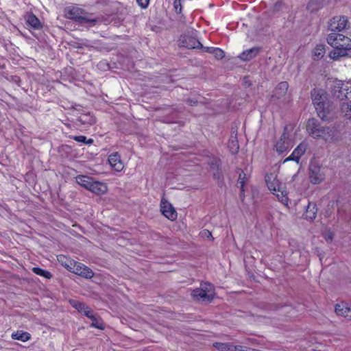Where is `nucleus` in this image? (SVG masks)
Listing matches in <instances>:
<instances>
[{"label": "nucleus", "mask_w": 351, "mask_h": 351, "mask_svg": "<svg viewBox=\"0 0 351 351\" xmlns=\"http://www.w3.org/2000/svg\"><path fill=\"white\" fill-rule=\"evenodd\" d=\"M311 97L318 117L324 121H331L335 116L336 107L328 93L324 89L315 88L311 91Z\"/></svg>", "instance_id": "nucleus-1"}, {"label": "nucleus", "mask_w": 351, "mask_h": 351, "mask_svg": "<svg viewBox=\"0 0 351 351\" xmlns=\"http://www.w3.org/2000/svg\"><path fill=\"white\" fill-rule=\"evenodd\" d=\"M327 43L333 47L330 52V57L333 60L351 56V39L343 34L336 32L329 34L326 38Z\"/></svg>", "instance_id": "nucleus-2"}, {"label": "nucleus", "mask_w": 351, "mask_h": 351, "mask_svg": "<svg viewBox=\"0 0 351 351\" xmlns=\"http://www.w3.org/2000/svg\"><path fill=\"white\" fill-rule=\"evenodd\" d=\"M306 130L313 138H321L325 141H333L336 134L334 127L324 126L315 118L308 119L306 123Z\"/></svg>", "instance_id": "nucleus-3"}, {"label": "nucleus", "mask_w": 351, "mask_h": 351, "mask_svg": "<svg viewBox=\"0 0 351 351\" xmlns=\"http://www.w3.org/2000/svg\"><path fill=\"white\" fill-rule=\"evenodd\" d=\"M64 14L66 19L73 20L79 24L88 23L87 12L78 5L66 7L64 10Z\"/></svg>", "instance_id": "nucleus-4"}, {"label": "nucleus", "mask_w": 351, "mask_h": 351, "mask_svg": "<svg viewBox=\"0 0 351 351\" xmlns=\"http://www.w3.org/2000/svg\"><path fill=\"white\" fill-rule=\"evenodd\" d=\"M178 45L190 49L202 47V44L197 38L196 32L193 30L181 35L178 39Z\"/></svg>", "instance_id": "nucleus-5"}, {"label": "nucleus", "mask_w": 351, "mask_h": 351, "mask_svg": "<svg viewBox=\"0 0 351 351\" xmlns=\"http://www.w3.org/2000/svg\"><path fill=\"white\" fill-rule=\"evenodd\" d=\"M309 179L313 184H318L325 179L323 168L317 162H311L310 163Z\"/></svg>", "instance_id": "nucleus-6"}, {"label": "nucleus", "mask_w": 351, "mask_h": 351, "mask_svg": "<svg viewBox=\"0 0 351 351\" xmlns=\"http://www.w3.org/2000/svg\"><path fill=\"white\" fill-rule=\"evenodd\" d=\"M275 147L278 154H282L292 148L293 142L289 138V134L287 133V127L284 128L283 133L276 142Z\"/></svg>", "instance_id": "nucleus-7"}, {"label": "nucleus", "mask_w": 351, "mask_h": 351, "mask_svg": "<svg viewBox=\"0 0 351 351\" xmlns=\"http://www.w3.org/2000/svg\"><path fill=\"white\" fill-rule=\"evenodd\" d=\"M348 24V18L345 16H336L332 18L328 23V29L331 32H341Z\"/></svg>", "instance_id": "nucleus-8"}, {"label": "nucleus", "mask_w": 351, "mask_h": 351, "mask_svg": "<svg viewBox=\"0 0 351 351\" xmlns=\"http://www.w3.org/2000/svg\"><path fill=\"white\" fill-rule=\"evenodd\" d=\"M191 295L195 300L206 302H210L214 298L212 291L210 290L205 292V290L200 288L194 289Z\"/></svg>", "instance_id": "nucleus-9"}, {"label": "nucleus", "mask_w": 351, "mask_h": 351, "mask_svg": "<svg viewBox=\"0 0 351 351\" xmlns=\"http://www.w3.org/2000/svg\"><path fill=\"white\" fill-rule=\"evenodd\" d=\"M108 190L106 183L96 181L93 178L89 177V191L97 195H102Z\"/></svg>", "instance_id": "nucleus-10"}, {"label": "nucleus", "mask_w": 351, "mask_h": 351, "mask_svg": "<svg viewBox=\"0 0 351 351\" xmlns=\"http://www.w3.org/2000/svg\"><path fill=\"white\" fill-rule=\"evenodd\" d=\"M108 162L111 169L115 171L120 172L124 168V165L121 159V156L117 152L113 153L108 156Z\"/></svg>", "instance_id": "nucleus-11"}, {"label": "nucleus", "mask_w": 351, "mask_h": 351, "mask_svg": "<svg viewBox=\"0 0 351 351\" xmlns=\"http://www.w3.org/2000/svg\"><path fill=\"white\" fill-rule=\"evenodd\" d=\"M262 51L260 47H254L251 49L243 51L238 58L244 62H247L256 58Z\"/></svg>", "instance_id": "nucleus-12"}, {"label": "nucleus", "mask_w": 351, "mask_h": 351, "mask_svg": "<svg viewBox=\"0 0 351 351\" xmlns=\"http://www.w3.org/2000/svg\"><path fill=\"white\" fill-rule=\"evenodd\" d=\"M265 182L268 189L271 192L280 191V188H281V184L279 180L277 179L276 175L274 173L267 174L265 176Z\"/></svg>", "instance_id": "nucleus-13"}, {"label": "nucleus", "mask_w": 351, "mask_h": 351, "mask_svg": "<svg viewBox=\"0 0 351 351\" xmlns=\"http://www.w3.org/2000/svg\"><path fill=\"white\" fill-rule=\"evenodd\" d=\"M306 151V146L300 143L298 147L293 150L292 154L285 159L284 162H286L287 161L293 160L295 161L297 163L299 162L300 158L301 156L305 153Z\"/></svg>", "instance_id": "nucleus-14"}, {"label": "nucleus", "mask_w": 351, "mask_h": 351, "mask_svg": "<svg viewBox=\"0 0 351 351\" xmlns=\"http://www.w3.org/2000/svg\"><path fill=\"white\" fill-rule=\"evenodd\" d=\"M161 211L164 216L171 221H173L177 218V212L170 204H165L162 202Z\"/></svg>", "instance_id": "nucleus-15"}, {"label": "nucleus", "mask_w": 351, "mask_h": 351, "mask_svg": "<svg viewBox=\"0 0 351 351\" xmlns=\"http://www.w3.org/2000/svg\"><path fill=\"white\" fill-rule=\"evenodd\" d=\"M330 0H309L306 8L311 12H316L328 5Z\"/></svg>", "instance_id": "nucleus-16"}, {"label": "nucleus", "mask_w": 351, "mask_h": 351, "mask_svg": "<svg viewBox=\"0 0 351 351\" xmlns=\"http://www.w3.org/2000/svg\"><path fill=\"white\" fill-rule=\"evenodd\" d=\"M335 312L338 315L343 316L346 318H351V308L346 302H341L336 304Z\"/></svg>", "instance_id": "nucleus-17"}, {"label": "nucleus", "mask_w": 351, "mask_h": 351, "mask_svg": "<svg viewBox=\"0 0 351 351\" xmlns=\"http://www.w3.org/2000/svg\"><path fill=\"white\" fill-rule=\"evenodd\" d=\"M339 108L341 116L346 119L351 120V101L341 102Z\"/></svg>", "instance_id": "nucleus-18"}, {"label": "nucleus", "mask_w": 351, "mask_h": 351, "mask_svg": "<svg viewBox=\"0 0 351 351\" xmlns=\"http://www.w3.org/2000/svg\"><path fill=\"white\" fill-rule=\"evenodd\" d=\"M289 84L287 82H280L274 91V95L277 99L280 98L283 95H285L288 90Z\"/></svg>", "instance_id": "nucleus-19"}, {"label": "nucleus", "mask_w": 351, "mask_h": 351, "mask_svg": "<svg viewBox=\"0 0 351 351\" xmlns=\"http://www.w3.org/2000/svg\"><path fill=\"white\" fill-rule=\"evenodd\" d=\"M317 213V208L316 204L314 202H309L305 210V218L313 220L315 219Z\"/></svg>", "instance_id": "nucleus-20"}, {"label": "nucleus", "mask_w": 351, "mask_h": 351, "mask_svg": "<svg viewBox=\"0 0 351 351\" xmlns=\"http://www.w3.org/2000/svg\"><path fill=\"white\" fill-rule=\"evenodd\" d=\"M27 23L36 29H39L42 27V24L40 20L33 13H30L27 16Z\"/></svg>", "instance_id": "nucleus-21"}, {"label": "nucleus", "mask_w": 351, "mask_h": 351, "mask_svg": "<svg viewBox=\"0 0 351 351\" xmlns=\"http://www.w3.org/2000/svg\"><path fill=\"white\" fill-rule=\"evenodd\" d=\"M73 273L86 278H88V268L81 263H75L73 267Z\"/></svg>", "instance_id": "nucleus-22"}, {"label": "nucleus", "mask_w": 351, "mask_h": 351, "mask_svg": "<svg viewBox=\"0 0 351 351\" xmlns=\"http://www.w3.org/2000/svg\"><path fill=\"white\" fill-rule=\"evenodd\" d=\"M89 321L91 327H94L99 330L104 329V323L99 317L89 314Z\"/></svg>", "instance_id": "nucleus-23"}, {"label": "nucleus", "mask_w": 351, "mask_h": 351, "mask_svg": "<svg viewBox=\"0 0 351 351\" xmlns=\"http://www.w3.org/2000/svg\"><path fill=\"white\" fill-rule=\"evenodd\" d=\"M70 304L73 307L76 308L80 313L83 314L84 315L88 317V307L83 303L77 300H71Z\"/></svg>", "instance_id": "nucleus-24"}, {"label": "nucleus", "mask_w": 351, "mask_h": 351, "mask_svg": "<svg viewBox=\"0 0 351 351\" xmlns=\"http://www.w3.org/2000/svg\"><path fill=\"white\" fill-rule=\"evenodd\" d=\"M30 334L27 332L16 331L12 333V338L16 340H20L23 342H25L30 339Z\"/></svg>", "instance_id": "nucleus-25"}, {"label": "nucleus", "mask_w": 351, "mask_h": 351, "mask_svg": "<svg viewBox=\"0 0 351 351\" xmlns=\"http://www.w3.org/2000/svg\"><path fill=\"white\" fill-rule=\"evenodd\" d=\"M337 88L338 90H335V96L342 101L344 98L347 97V95L349 93L348 88H347V86L344 87L343 84H341V86H338Z\"/></svg>", "instance_id": "nucleus-26"}, {"label": "nucleus", "mask_w": 351, "mask_h": 351, "mask_svg": "<svg viewBox=\"0 0 351 351\" xmlns=\"http://www.w3.org/2000/svg\"><path fill=\"white\" fill-rule=\"evenodd\" d=\"M276 196L278 199L285 205H288V197L287 193L280 188V191H275L272 193Z\"/></svg>", "instance_id": "nucleus-27"}, {"label": "nucleus", "mask_w": 351, "mask_h": 351, "mask_svg": "<svg viewBox=\"0 0 351 351\" xmlns=\"http://www.w3.org/2000/svg\"><path fill=\"white\" fill-rule=\"evenodd\" d=\"M228 147L232 154H236L238 152L239 146L237 137H231L228 142Z\"/></svg>", "instance_id": "nucleus-28"}, {"label": "nucleus", "mask_w": 351, "mask_h": 351, "mask_svg": "<svg viewBox=\"0 0 351 351\" xmlns=\"http://www.w3.org/2000/svg\"><path fill=\"white\" fill-rule=\"evenodd\" d=\"M32 270L34 274L43 276L47 279H50L52 277L51 274L49 271L43 269L40 267H33Z\"/></svg>", "instance_id": "nucleus-29"}, {"label": "nucleus", "mask_w": 351, "mask_h": 351, "mask_svg": "<svg viewBox=\"0 0 351 351\" xmlns=\"http://www.w3.org/2000/svg\"><path fill=\"white\" fill-rule=\"evenodd\" d=\"M231 343L217 342L213 344V346L219 351H232Z\"/></svg>", "instance_id": "nucleus-30"}, {"label": "nucleus", "mask_w": 351, "mask_h": 351, "mask_svg": "<svg viewBox=\"0 0 351 351\" xmlns=\"http://www.w3.org/2000/svg\"><path fill=\"white\" fill-rule=\"evenodd\" d=\"M76 182L78 184L88 189V177L86 176H78L76 177Z\"/></svg>", "instance_id": "nucleus-31"}, {"label": "nucleus", "mask_w": 351, "mask_h": 351, "mask_svg": "<svg viewBox=\"0 0 351 351\" xmlns=\"http://www.w3.org/2000/svg\"><path fill=\"white\" fill-rule=\"evenodd\" d=\"M245 174L242 171L239 173L238 181H237V187L240 188L241 192L244 191V185H245Z\"/></svg>", "instance_id": "nucleus-32"}, {"label": "nucleus", "mask_w": 351, "mask_h": 351, "mask_svg": "<svg viewBox=\"0 0 351 351\" xmlns=\"http://www.w3.org/2000/svg\"><path fill=\"white\" fill-rule=\"evenodd\" d=\"M200 289H202L203 290H205V292H207V291H212L213 292V296L215 295V288L214 286L207 282H202L200 285Z\"/></svg>", "instance_id": "nucleus-33"}, {"label": "nucleus", "mask_w": 351, "mask_h": 351, "mask_svg": "<svg viewBox=\"0 0 351 351\" xmlns=\"http://www.w3.org/2000/svg\"><path fill=\"white\" fill-rule=\"evenodd\" d=\"M213 54L218 60H221L225 56L224 51L219 48H215V49L213 50Z\"/></svg>", "instance_id": "nucleus-34"}, {"label": "nucleus", "mask_w": 351, "mask_h": 351, "mask_svg": "<svg viewBox=\"0 0 351 351\" xmlns=\"http://www.w3.org/2000/svg\"><path fill=\"white\" fill-rule=\"evenodd\" d=\"M8 80L13 83H15L18 86H20L21 84V78L17 75H10Z\"/></svg>", "instance_id": "nucleus-35"}, {"label": "nucleus", "mask_w": 351, "mask_h": 351, "mask_svg": "<svg viewBox=\"0 0 351 351\" xmlns=\"http://www.w3.org/2000/svg\"><path fill=\"white\" fill-rule=\"evenodd\" d=\"M173 7L176 13H180L182 11V2L174 1Z\"/></svg>", "instance_id": "nucleus-36"}, {"label": "nucleus", "mask_w": 351, "mask_h": 351, "mask_svg": "<svg viewBox=\"0 0 351 351\" xmlns=\"http://www.w3.org/2000/svg\"><path fill=\"white\" fill-rule=\"evenodd\" d=\"M137 3L142 8H146L149 3V0H136Z\"/></svg>", "instance_id": "nucleus-37"}, {"label": "nucleus", "mask_w": 351, "mask_h": 351, "mask_svg": "<svg viewBox=\"0 0 351 351\" xmlns=\"http://www.w3.org/2000/svg\"><path fill=\"white\" fill-rule=\"evenodd\" d=\"M246 346L232 345V351H245Z\"/></svg>", "instance_id": "nucleus-38"}, {"label": "nucleus", "mask_w": 351, "mask_h": 351, "mask_svg": "<svg viewBox=\"0 0 351 351\" xmlns=\"http://www.w3.org/2000/svg\"><path fill=\"white\" fill-rule=\"evenodd\" d=\"M73 138L76 141H77V142H82V143H86V144L88 143V141L86 140V137L84 136H74Z\"/></svg>", "instance_id": "nucleus-39"}, {"label": "nucleus", "mask_w": 351, "mask_h": 351, "mask_svg": "<svg viewBox=\"0 0 351 351\" xmlns=\"http://www.w3.org/2000/svg\"><path fill=\"white\" fill-rule=\"evenodd\" d=\"M200 234L202 237H206V238L210 237L213 239L211 232L207 230H203L202 231H201Z\"/></svg>", "instance_id": "nucleus-40"}, {"label": "nucleus", "mask_w": 351, "mask_h": 351, "mask_svg": "<svg viewBox=\"0 0 351 351\" xmlns=\"http://www.w3.org/2000/svg\"><path fill=\"white\" fill-rule=\"evenodd\" d=\"M215 48V47H204L202 45V47H200L199 49H201L203 52H206L213 54V50H214Z\"/></svg>", "instance_id": "nucleus-41"}, {"label": "nucleus", "mask_w": 351, "mask_h": 351, "mask_svg": "<svg viewBox=\"0 0 351 351\" xmlns=\"http://www.w3.org/2000/svg\"><path fill=\"white\" fill-rule=\"evenodd\" d=\"M186 102L187 104L190 106H194L197 104V101L194 99H187Z\"/></svg>", "instance_id": "nucleus-42"}, {"label": "nucleus", "mask_w": 351, "mask_h": 351, "mask_svg": "<svg viewBox=\"0 0 351 351\" xmlns=\"http://www.w3.org/2000/svg\"><path fill=\"white\" fill-rule=\"evenodd\" d=\"M96 21H97L96 20L92 19L89 17V20H88L89 27L94 25L95 24Z\"/></svg>", "instance_id": "nucleus-43"}, {"label": "nucleus", "mask_w": 351, "mask_h": 351, "mask_svg": "<svg viewBox=\"0 0 351 351\" xmlns=\"http://www.w3.org/2000/svg\"><path fill=\"white\" fill-rule=\"evenodd\" d=\"M98 169H91L90 167H89V170L92 171L93 173H99L101 171V168L98 167Z\"/></svg>", "instance_id": "nucleus-44"}, {"label": "nucleus", "mask_w": 351, "mask_h": 351, "mask_svg": "<svg viewBox=\"0 0 351 351\" xmlns=\"http://www.w3.org/2000/svg\"><path fill=\"white\" fill-rule=\"evenodd\" d=\"M88 122H89V124H91L92 122L93 123H95V120L94 118H93L92 117H90V116L89 115V120H88Z\"/></svg>", "instance_id": "nucleus-45"}, {"label": "nucleus", "mask_w": 351, "mask_h": 351, "mask_svg": "<svg viewBox=\"0 0 351 351\" xmlns=\"http://www.w3.org/2000/svg\"><path fill=\"white\" fill-rule=\"evenodd\" d=\"M88 274H89V279H90L93 276L94 273L93 272L92 270L89 269Z\"/></svg>", "instance_id": "nucleus-46"}, {"label": "nucleus", "mask_w": 351, "mask_h": 351, "mask_svg": "<svg viewBox=\"0 0 351 351\" xmlns=\"http://www.w3.org/2000/svg\"><path fill=\"white\" fill-rule=\"evenodd\" d=\"M88 142H89V146H90L93 143V139L89 138Z\"/></svg>", "instance_id": "nucleus-47"}, {"label": "nucleus", "mask_w": 351, "mask_h": 351, "mask_svg": "<svg viewBox=\"0 0 351 351\" xmlns=\"http://www.w3.org/2000/svg\"><path fill=\"white\" fill-rule=\"evenodd\" d=\"M328 237H329L330 239L332 238V235H328Z\"/></svg>", "instance_id": "nucleus-48"}, {"label": "nucleus", "mask_w": 351, "mask_h": 351, "mask_svg": "<svg viewBox=\"0 0 351 351\" xmlns=\"http://www.w3.org/2000/svg\"><path fill=\"white\" fill-rule=\"evenodd\" d=\"M328 237H329L330 239L332 238V235H328Z\"/></svg>", "instance_id": "nucleus-49"}]
</instances>
